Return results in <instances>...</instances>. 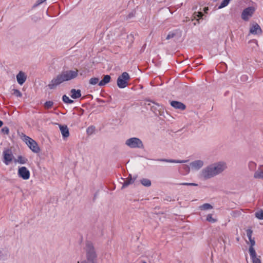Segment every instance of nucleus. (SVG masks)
<instances>
[{
	"label": "nucleus",
	"instance_id": "f257e3e1",
	"mask_svg": "<svg viewBox=\"0 0 263 263\" xmlns=\"http://www.w3.org/2000/svg\"><path fill=\"white\" fill-rule=\"evenodd\" d=\"M227 167V164L223 161H219L211 164L200 173V177L204 180L211 179L222 173Z\"/></svg>",
	"mask_w": 263,
	"mask_h": 263
},
{
	"label": "nucleus",
	"instance_id": "f03ea898",
	"mask_svg": "<svg viewBox=\"0 0 263 263\" xmlns=\"http://www.w3.org/2000/svg\"><path fill=\"white\" fill-rule=\"evenodd\" d=\"M78 76V70L77 69L73 70L62 71L50 81L48 85V87L50 89H54L63 82L74 79Z\"/></svg>",
	"mask_w": 263,
	"mask_h": 263
},
{
	"label": "nucleus",
	"instance_id": "7ed1b4c3",
	"mask_svg": "<svg viewBox=\"0 0 263 263\" xmlns=\"http://www.w3.org/2000/svg\"><path fill=\"white\" fill-rule=\"evenodd\" d=\"M22 139L26 143L29 148L34 153H38L40 151V148L37 143L32 138L22 133L20 135Z\"/></svg>",
	"mask_w": 263,
	"mask_h": 263
},
{
	"label": "nucleus",
	"instance_id": "20e7f679",
	"mask_svg": "<svg viewBox=\"0 0 263 263\" xmlns=\"http://www.w3.org/2000/svg\"><path fill=\"white\" fill-rule=\"evenodd\" d=\"M86 253L87 260L91 263H95L97 256L94 247L91 242H87L86 244Z\"/></svg>",
	"mask_w": 263,
	"mask_h": 263
},
{
	"label": "nucleus",
	"instance_id": "39448f33",
	"mask_svg": "<svg viewBox=\"0 0 263 263\" xmlns=\"http://www.w3.org/2000/svg\"><path fill=\"white\" fill-rule=\"evenodd\" d=\"M130 78L127 72H124L118 77L117 80V85L120 88H124L128 85Z\"/></svg>",
	"mask_w": 263,
	"mask_h": 263
},
{
	"label": "nucleus",
	"instance_id": "423d86ee",
	"mask_svg": "<svg viewBox=\"0 0 263 263\" xmlns=\"http://www.w3.org/2000/svg\"><path fill=\"white\" fill-rule=\"evenodd\" d=\"M125 144L132 148H142L144 147L142 141L138 138L133 137L127 139Z\"/></svg>",
	"mask_w": 263,
	"mask_h": 263
},
{
	"label": "nucleus",
	"instance_id": "0eeeda50",
	"mask_svg": "<svg viewBox=\"0 0 263 263\" xmlns=\"http://www.w3.org/2000/svg\"><path fill=\"white\" fill-rule=\"evenodd\" d=\"M145 105L147 108H149L156 116L161 115L162 106L159 104L151 101H147L145 103Z\"/></svg>",
	"mask_w": 263,
	"mask_h": 263
},
{
	"label": "nucleus",
	"instance_id": "6e6552de",
	"mask_svg": "<svg viewBox=\"0 0 263 263\" xmlns=\"http://www.w3.org/2000/svg\"><path fill=\"white\" fill-rule=\"evenodd\" d=\"M255 7L253 6L248 7L242 11L241 17L245 21H248L253 15L255 11Z\"/></svg>",
	"mask_w": 263,
	"mask_h": 263
},
{
	"label": "nucleus",
	"instance_id": "1a4fd4ad",
	"mask_svg": "<svg viewBox=\"0 0 263 263\" xmlns=\"http://www.w3.org/2000/svg\"><path fill=\"white\" fill-rule=\"evenodd\" d=\"M3 153L4 157L3 162L7 165H9L14 158L11 151L9 149H7Z\"/></svg>",
	"mask_w": 263,
	"mask_h": 263
},
{
	"label": "nucleus",
	"instance_id": "9d476101",
	"mask_svg": "<svg viewBox=\"0 0 263 263\" xmlns=\"http://www.w3.org/2000/svg\"><path fill=\"white\" fill-rule=\"evenodd\" d=\"M18 176L24 180H28L30 178V173L28 168L25 166L18 168Z\"/></svg>",
	"mask_w": 263,
	"mask_h": 263
},
{
	"label": "nucleus",
	"instance_id": "9b49d317",
	"mask_svg": "<svg viewBox=\"0 0 263 263\" xmlns=\"http://www.w3.org/2000/svg\"><path fill=\"white\" fill-rule=\"evenodd\" d=\"M249 32L253 35H260L262 33V30L257 23H254L251 25Z\"/></svg>",
	"mask_w": 263,
	"mask_h": 263
},
{
	"label": "nucleus",
	"instance_id": "f8f14e48",
	"mask_svg": "<svg viewBox=\"0 0 263 263\" xmlns=\"http://www.w3.org/2000/svg\"><path fill=\"white\" fill-rule=\"evenodd\" d=\"M190 165L192 169L199 170L203 166L204 162L201 160H197L191 162Z\"/></svg>",
	"mask_w": 263,
	"mask_h": 263
},
{
	"label": "nucleus",
	"instance_id": "ddd939ff",
	"mask_svg": "<svg viewBox=\"0 0 263 263\" xmlns=\"http://www.w3.org/2000/svg\"><path fill=\"white\" fill-rule=\"evenodd\" d=\"M171 105L174 108L180 110H184L186 108L185 105L179 101H172L171 102Z\"/></svg>",
	"mask_w": 263,
	"mask_h": 263
},
{
	"label": "nucleus",
	"instance_id": "4468645a",
	"mask_svg": "<svg viewBox=\"0 0 263 263\" xmlns=\"http://www.w3.org/2000/svg\"><path fill=\"white\" fill-rule=\"evenodd\" d=\"M249 252L253 263H261L260 259L257 257L254 248L249 249Z\"/></svg>",
	"mask_w": 263,
	"mask_h": 263
},
{
	"label": "nucleus",
	"instance_id": "2eb2a0df",
	"mask_svg": "<svg viewBox=\"0 0 263 263\" xmlns=\"http://www.w3.org/2000/svg\"><path fill=\"white\" fill-rule=\"evenodd\" d=\"M27 79L26 75L22 71H20L16 76V80L20 85H23Z\"/></svg>",
	"mask_w": 263,
	"mask_h": 263
},
{
	"label": "nucleus",
	"instance_id": "dca6fc26",
	"mask_svg": "<svg viewBox=\"0 0 263 263\" xmlns=\"http://www.w3.org/2000/svg\"><path fill=\"white\" fill-rule=\"evenodd\" d=\"M255 179H260L263 180V165H260L255 171L253 176Z\"/></svg>",
	"mask_w": 263,
	"mask_h": 263
},
{
	"label": "nucleus",
	"instance_id": "f3484780",
	"mask_svg": "<svg viewBox=\"0 0 263 263\" xmlns=\"http://www.w3.org/2000/svg\"><path fill=\"white\" fill-rule=\"evenodd\" d=\"M247 232V236L249 239V241L250 242V246L249 247V249H250L251 248H254V246L255 244V241L253 238H252V235L253 233V231L250 229H248L246 231Z\"/></svg>",
	"mask_w": 263,
	"mask_h": 263
},
{
	"label": "nucleus",
	"instance_id": "a211bd4d",
	"mask_svg": "<svg viewBox=\"0 0 263 263\" xmlns=\"http://www.w3.org/2000/svg\"><path fill=\"white\" fill-rule=\"evenodd\" d=\"M60 129L64 138H66L69 136V129L66 125H59Z\"/></svg>",
	"mask_w": 263,
	"mask_h": 263
},
{
	"label": "nucleus",
	"instance_id": "6ab92c4d",
	"mask_svg": "<svg viewBox=\"0 0 263 263\" xmlns=\"http://www.w3.org/2000/svg\"><path fill=\"white\" fill-rule=\"evenodd\" d=\"M71 97L73 99H76L81 97V91L80 89H72L70 90Z\"/></svg>",
	"mask_w": 263,
	"mask_h": 263
},
{
	"label": "nucleus",
	"instance_id": "aec40b11",
	"mask_svg": "<svg viewBox=\"0 0 263 263\" xmlns=\"http://www.w3.org/2000/svg\"><path fill=\"white\" fill-rule=\"evenodd\" d=\"M110 80L111 77L109 75L107 74L104 76L103 79L99 82V86L102 87L106 85L110 82Z\"/></svg>",
	"mask_w": 263,
	"mask_h": 263
},
{
	"label": "nucleus",
	"instance_id": "412c9836",
	"mask_svg": "<svg viewBox=\"0 0 263 263\" xmlns=\"http://www.w3.org/2000/svg\"><path fill=\"white\" fill-rule=\"evenodd\" d=\"M157 161L161 162H165L170 163H183L187 162V160H179L174 159H158Z\"/></svg>",
	"mask_w": 263,
	"mask_h": 263
},
{
	"label": "nucleus",
	"instance_id": "4be33fe9",
	"mask_svg": "<svg viewBox=\"0 0 263 263\" xmlns=\"http://www.w3.org/2000/svg\"><path fill=\"white\" fill-rule=\"evenodd\" d=\"M124 180V182L123 183L122 188H125L128 186L129 184H131L134 183L135 179H133L131 177V175H129V176L127 178V179L125 180L123 178H122Z\"/></svg>",
	"mask_w": 263,
	"mask_h": 263
},
{
	"label": "nucleus",
	"instance_id": "5701e85b",
	"mask_svg": "<svg viewBox=\"0 0 263 263\" xmlns=\"http://www.w3.org/2000/svg\"><path fill=\"white\" fill-rule=\"evenodd\" d=\"M15 163H18L21 164H24L27 163L28 162V159L22 156H18L16 159L15 160Z\"/></svg>",
	"mask_w": 263,
	"mask_h": 263
},
{
	"label": "nucleus",
	"instance_id": "b1692460",
	"mask_svg": "<svg viewBox=\"0 0 263 263\" xmlns=\"http://www.w3.org/2000/svg\"><path fill=\"white\" fill-rule=\"evenodd\" d=\"M140 182L141 183V184L143 185H144L145 186H147V187H148V186H151V180L148 179H146V178H143V179H141L140 180Z\"/></svg>",
	"mask_w": 263,
	"mask_h": 263
},
{
	"label": "nucleus",
	"instance_id": "393cba45",
	"mask_svg": "<svg viewBox=\"0 0 263 263\" xmlns=\"http://www.w3.org/2000/svg\"><path fill=\"white\" fill-rule=\"evenodd\" d=\"M199 209L201 210H207L212 209L213 206L210 203H204L199 206Z\"/></svg>",
	"mask_w": 263,
	"mask_h": 263
},
{
	"label": "nucleus",
	"instance_id": "a878e982",
	"mask_svg": "<svg viewBox=\"0 0 263 263\" xmlns=\"http://www.w3.org/2000/svg\"><path fill=\"white\" fill-rule=\"evenodd\" d=\"M203 16V13L201 12H195L193 15V19L199 21V19L201 18Z\"/></svg>",
	"mask_w": 263,
	"mask_h": 263
},
{
	"label": "nucleus",
	"instance_id": "bb28decb",
	"mask_svg": "<svg viewBox=\"0 0 263 263\" xmlns=\"http://www.w3.org/2000/svg\"><path fill=\"white\" fill-rule=\"evenodd\" d=\"M63 101L66 104H72L73 103V101L70 99L66 95H64L62 97Z\"/></svg>",
	"mask_w": 263,
	"mask_h": 263
},
{
	"label": "nucleus",
	"instance_id": "cd10ccee",
	"mask_svg": "<svg viewBox=\"0 0 263 263\" xmlns=\"http://www.w3.org/2000/svg\"><path fill=\"white\" fill-rule=\"evenodd\" d=\"M99 78L93 77L89 80V84L91 85H95L99 83Z\"/></svg>",
	"mask_w": 263,
	"mask_h": 263
},
{
	"label": "nucleus",
	"instance_id": "c85d7f7f",
	"mask_svg": "<svg viewBox=\"0 0 263 263\" xmlns=\"http://www.w3.org/2000/svg\"><path fill=\"white\" fill-rule=\"evenodd\" d=\"M88 73V71L84 68L78 70V74L79 73L80 76L83 77H86Z\"/></svg>",
	"mask_w": 263,
	"mask_h": 263
},
{
	"label": "nucleus",
	"instance_id": "c756f323",
	"mask_svg": "<svg viewBox=\"0 0 263 263\" xmlns=\"http://www.w3.org/2000/svg\"><path fill=\"white\" fill-rule=\"evenodd\" d=\"M255 217L259 219H263V210L257 211L255 214Z\"/></svg>",
	"mask_w": 263,
	"mask_h": 263
},
{
	"label": "nucleus",
	"instance_id": "7c9ffc66",
	"mask_svg": "<svg viewBox=\"0 0 263 263\" xmlns=\"http://www.w3.org/2000/svg\"><path fill=\"white\" fill-rule=\"evenodd\" d=\"M95 131V127L93 126H89L87 129L86 132L88 135H91L94 133Z\"/></svg>",
	"mask_w": 263,
	"mask_h": 263
},
{
	"label": "nucleus",
	"instance_id": "2f4dec72",
	"mask_svg": "<svg viewBox=\"0 0 263 263\" xmlns=\"http://www.w3.org/2000/svg\"><path fill=\"white\" fill-rule=\"evenodd\" d=\"M80 60V58H79V55L78 54H77L74 55H72V56H70L68 59H67L66 60L67 61V60H70V61H77V60Z\"/></svg>",
	"mask_w": 263,
	"mask_h": 263
},
{
	"label": "nucleus",
	"instance_id": "473e14b6",
	"mask_svg": "<svg viewBox=\"0 0 263 263\" xmlns=\"http://www.w3.org/2000/svg\"><path fill=\"white\" fill-rule=\"evenodd\" d=\"M53 105V102L51 101H46L44 104V107L46 109H49L51 108Z\"/></svg>",
	"mask_w": 263,
	"mask_h": 263
},
{
	"label": "nucleus",
	"instance_id": "72a5a7b5",
	"mask_svg": "<svg viewBox=\"0 0 263 263\" xmlns=\"http://www.w3.org/2000/svg\"><path fill=\"white\" fill-rule=\"evenodd\" d=\"M13 94L17 97H21L22 96V94L21 91L16 89H13Z\"/></svg>",
	"mask_w": 263,
	"mask_h": 263
},
{
	"label": "nucleus",
	"instance_id": "f704fd0d",
	"mask_svg": "<svg viewBox=\"0 0 263 263\" xmlns=\"http://www.w3.org/2000/svg\"><path fill=\"white\" fill-rule=\"evenodd\" d=\"M206 220L209 221V222H212V223H214L215 222L216 220V219H215L214 218H213L212 217V214H208L207 217H206Z\"/></svg>",
	"mask_w": 263,
	"mask_h": 263
},
{
	"label": "nucleus",
	"instance_id": "c9c22d12",
	"mask_svg": "<svg viewBox=\"0 0 263 263\" xmlns=\"http://www.w3.org/2000/svg\"><path fill=\"white\" fill-rule=\"evenodd\" d=\"M229 4V3L227 0H223L220 5L219 6V8H222L227 6Z\"/></svg>",
	"mask_w": 263,
	"mask_h": 263
},
{
	"label": "nucleus",
	"instance_id": "e433bc0d",
	"mask_svg": "<svg viewBox=\"0 0 263 263\" xmlns=\"http://www.w3.org/2000/svg\"><path fill=\"white\" fill-rule=\"evenodd\" d=\"M180 185H187V186H198V184L195 183H187V182H182L178 184Z\"/></svg>",
	"mask_w": 263,
	"mask_h": 263
},
{
	"label": "nucleus",
	"instance_id": "4c0bfd02",
	"mask_svg": "<svg viewBox=\"0 0 263 263\" xmlns=\"http://www.w3.org/2000/svg\"><path fill=\"white\" fill-rule=\"evenodd\" d=\"M1 132L4 134L8 135L9 133V129L8 127H4L1 129Z\"/></svg>",
	"mask_w": 263,
	"mask_h": 263
},
{
	"label": "nucleus",
	"instance_id": "58836bf2",
	"mask_svg": "<svg viewBox=\"0 0 263 263\" xmlns=\"http://www.w3.org/2000/svg\"><path fill=\"white\" fill-rule=\"evenodd\" d=\"M175 33L174 32H170L167 34V35L166 37V39L169 40L170 39H172V38L174 37L175 36Z\"/></svg>",
	"mask_w": 263,
	"mask_h": 263
},
{
	"label": "nucleus",
	"instance_id": "ea45409f",
	"mask_svg": "<svg viewBox=\"0 0 263 263\" xmlns=\"http://www.w3.org/2000/svg\"><path fill=\"white\" fill-rule=\"evenodd\" d=\"M256 166L255 163L253 162H250L249 164V166L251 170H253Z\"/></svg>",
	"mask_w": 263,
	"mask_h": 263
},
{
	"label": "nucleus",
	"instance_id": "a19ab883",
	"mask_svg": "<svg viewBox=\"0 0 263 263\" xmlns=\"http://www.w3.org/2000/svg\"><path fill=\"white\" fill-rule=\"evenodd\" d=\"M46 0H38L37 2H36V4H35V6H38L41 4H42L43 3H44V2H45Z\"/></svg>",
	"mask_w": 263,
	"mask_h": 263
},
{
	"label": "nucleus",
	"instance_id": "79ce46f5",
	"mask_svg": "<svg viewBox=\"0 0 263 263\" xmlns=\"http://www.w3.org/2000/svg\"><path fill=\"white\" fill-rule=\"evenodd\" d=\"M241 79L243 81H245L247 80V76L246 75H243L241 77Z\"/></svg>",
	"mask_w": 263,
	"mask_h": 263
},
{
	"label": "nucleus",
	"instance_id": "37998d69",
	"mask_svg": "<svg viewBox=\"0 0 263 263\" xmlns=\"http://www.w3.org/2000/svg\"><path fill=\"white\" fill-rule=\"evenodd\" d=\"M208 10V8H207V7H205V8H204V12H206V11H207Z\"/></svg>",
	"mask_w": 263,
	"mask_h": 263
},
{
	"label": "nucleus",
	"instance_id": "c03bdc74",
	"mask_svg": "<svg viewBox=\"0 0 263 263\" xmlns=\"http://www.w3.org/2000/svg\"><path fill=\"white\" fill-rule=\"evenodd\" d=\"M3 122L0 120V127L3 125Z\"/></svg>",
	"mask_w": 263,
	"mask_h": 263
},
{
	"label": "nucleus",
	"instance_id": "a18cd8bd",
	"mask_svg": "<svg viewBox=\"0 0 263 263\" xmlns=\"http://www.w3.org/2000/svg\"><path fill=\"white\" fill-rule=\"evenodd\" d=\"M81 263H87V262H86V260H83V261H81Z\"/></svg>",
	"mask_w": 263,
	"mask_h": 263
},
{
	"label": "nucleus",
	"instance_id": "49530a36",
	"mask_svg": "<svg viewBox=\"0 0 263 263\" xmlns=\"http://www.w3.org/2000/svg\"><path fill=\"white\" fill-rule=\"evenodd\" d=\"M229 3H230L231 0H227Z\"/></svg>",
	"mask_w": 263,
	"mask_h": 263
},
{
	"label": "nucleus",
	"instance_id": "de8ad7c7",
	"mask_svg": "<svg viewBox=\"0 0 263 263\" xmlns=\"http://www.w3.org/2000/svg\"><path fill=\"white\" fill-rule=\"evenodd\" d=\"M229 3H230L231 0H227Z\"/></svg>",
	"mask_w": 263,
	"mask_h": 263
},
{
	"label": "nucleus",
	"instance_id": "09e8293b",
	"mask_svg": "<svg viewBox=\"0 0 263 263\" xmlns=\"http://www.w3.org/2000/svg\"><path fill=\"white\" fill-rule=\"evenodd\" d=\"M229 3H230L231 0H227Z\"/></svg>",
	"mask_w": 263,
	"mask_h": 263
}]
</instances>
